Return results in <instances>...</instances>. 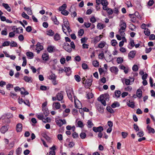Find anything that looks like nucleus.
<instances>
[{
	"instance_id": "nucleus-40",
	"label": "nucleus",
	"mask_w": 155,
	"mask_h": 155,
	"mask_svg": "<svg viewBox=\"0 0 155 155\" xmlns=\"http://www.w3.org/2000/svg\"><path fill=\"white\" fill-rule=\"evenodd\" d=\"M16 32L17 33L23 32V29L22 27H20L18 28H16Z\"/></svg>"
},
{
	"instance_id": "nucleus-10",
	"label": "nucleus",
	"mask_w": 155,
	"mask_h": 155,
	"mask_svg": "<svg viewBox=\"0 0 155 155\" xmlns=\"http://www.w3.org/2000/svg\"><path fill=\"white\" fill-rule=\"evenodd\" d=\"M96 106L97 109L99 112L101 113H103L104 112V108L102 106L98 104L96 105Z\"/></svg>"
},
{
	"instance_id": "nucleus-35",
	"label": "nucleus",
	"mask_w": 155,
	"mask_h": 155,
	"mask_svg": "<svg viewBox=\"0 0 155 155\" xmlns=\"http://www.w3.org/2000/svg\"><path fill=\"white\" fill-rule=\"evenodd\" d=\"M145 34L147 36H149L150 34V31L148 28H145L144 31Z\"/></svg>"
},
{
	"instance_id": "nucleus-41",
	"label": "nucleus",
	"mask_w": 155,
	"mask_h": 155,
	"mask_svg": "<svg viewBox=\"0 0 155 155\" xmlns=\"http://www.w3.org/2000/svg\"><path fill=\"white\" fill-rule=\"evenodd\" d=\"M21 89H23L24 91L25 92H23L22 91H21V94H24L25 95H28L29 94L28 92L26 91L25 90V88L24 87H22L21 88Z\"/></svg>"
},
{
	"instance_id": "nucleus-11",
	"label": "nucleus",
	"mask_w": 155,
	"mask_h": 155,
	"mask_svg": "<svg viewBox=\"0 0 155 155\" xmlns=\"http://www.w3.org/2000/svg\"><path fill=\"white\" fill-rule=\"evenodd\" d=\"M110 71L113 73H115L116 74L117 73L118 69L117 67L113 66L110 68Z\"/></svg>"
},
{
	"instance_id": "nucleus-3",
	"label": "nucleus",
	"mask_w": 155,
	"mask_h": 155,
	"mask_svg": "<svg viewBox=\"0 0 155 155\" xmlns=\"http://www.w3.org/2000/svg\"><path fill=\"white\" fill-rule=\"evenodd\" d=\"M51 150L49 153H47L46 155H55V150L56 149L55 145H53L52 147L49 148Z\"/></svg>"
},
{
	"instance_id": "nucleus-2",
	"label": "nucleus",
	"mask_w": 155,
	"mask_h": 155,
	"mask_svg": "<svg viewBox=\"0 0 155 155\" xmlns=\"http://www.w3.org/2000/svg\"><path fill=\"white\" fill-rule=\"evenodd\" d=\"M63 47L66 51L68 52H70L72 50V49L70 45L67 42H65L64 43Z\"/></svg>"
},
{
	"instance_id": "nucleus-37",
	"label": "nucleus",
	"mask_w": 155,
	"mask_h": 155,
	"mask_svg": "<svg viewBox=\"0 0 155 155\" xmlns=\"http://www.w3.org/2000/svg\"><path fill=\"white\" fill-rule=\"evenodd\" d=\"M56 76L54 74H52L49 76V78L53 80V81L55 80L56 78Z\"/></svg>"
},
{
	"instance_id": "nucleus-25",
	"label": "nucleus",
	"mask_w": 155,
	"mask_h": 155,
	"mask_svg": "<svg viewBox=\"0 0 155 155\" xmlns=\"http://www.w3.org/2000/svg\"><path fill=\"white\" fill-rule=\"evenodd\" d=\"M42 110L45 116H47L49 114V112L47 108H43Z\"/></svg>"
},
{
	"instance_id": "nucleus-17",
	"label": "nucleus",
	"mask_w": 155,
	"mask_h": 155,
	"mask_svg": "<svg viewBox=\"0 0 155 155\" xmlns=\"http://www.w3.org/2000/svg\"><path fill=\"white\" fill-rule=\"evenodd\" d=\"M24 80L26 82L30 83L32 82L31 78L28 77L27 76H25L23 78Z\"/></svg>"
},
{
	"instance_id": "nucleus-33",
	"label": "nucleus",
	"mask_w": 155,
	"mask_h": 155,
	"mask_svg": "<svg viewBox=\"0 0 155 155\" xmlns=\"http://www.w3.org/2000/svg\"><path fill=\"white\" fill-rule=\"evenodd\" d=\"M26 54L27 56L30 57V58H32L34 56V54L32 52H28L26 53Z\"/></svg>"
},
{
	"instance_id": "nucleus-62",
	"label": "nucleus",
	"mask_w": 155,
	"mask_h": 155,
	"mask_svg": "<svg viewBox=\"0 0 155 155\" xmlns=\"http://www.w3.org/2000/svg\"><path fill=\"white\" fill-rule=\"evenodd\" d=\"M102 5H108V3L107 0H102L101 2V4Z\"/></svg>"
},
{
	"instance_id": "nucleus-13",
	"label": "nucleus",
	"mask_w": 155,
	"mask_h": 155,
	"mask_svg": "<svg viewBox=\"0 0 155 155\" xmlns=\"http://www.w3.org/2000/svg\"><path fill=\"white\" fill-rule=\"evenodd\" d=\"M127 105L132 108H134L135 107L134 103L133 101H131L130 100L127 102Z\"/></svg>"
},
{
	"instance_id": "nucleus-5",
	"label": "nucleus",
	"mask_w": 155,
	"mask_h": 155,
	"mask_svg": "<svg viewBox=\"0 0 155 155\" xmlns=\"http://www.w3.org/2000/svg\"><path fill=\"white\" fill-rule=\"evenodd\" d=\"M64 92L62 91H60L56 95L57 99L58 101H61L63 98V93Z\"/></svg>"
},
{
	"instance_id": "nucleus-45",
	"label": "nucleus",
	"mask_w": 155,
	"mask_h": 155,
	"mask_svg": "<svg viewBox=\"0 0 155 155\" xmlns=\"http://www.w3.org/2000/svg\"><path fill=\"white\" fill-rule=\"evenodd\" d=\"M22 59L23 60V62L22 65V66L24 67L26 65L27 60L26 59V58L25 57H22Z\"/></svg>"
},
{
	"instance_id": "nucleus-43",
	"label": "nucleus",
	"mask_w": 155,
	"mask_h": 155,
	"mask_svg": "<svg viewBox=\"0 0 155 155\" xmlns=\"http://www.w3.org/2000/svg\"><path fill=\"white\" fill-rule=\"evenodd\" d=\"M84 33V31L83 29H80L78 32V36H82Z\"/></svg>"
},
{
	"instance_id": "nucleus-57",
	"label": "nucleus",
	"mask_w": 155,
	"mask_h": 155,
	"mask_svg": "<svg viewBox=\"0 0 155 155\" xmlns=\"http://www.w3.org/2000/svg\"><path fill=\"white\" fill-rule=\"evenodd\" d=\"M61 13V14L64 15H67L69 13L68 12L65 10L62 11Z\"/></svg>"
},
{
	"instance_id": "nucleus-34",
	"label": "nucleus",
	"mask_w": 155,
	"mask_h": 155,
	"mask_svg": "<svg viewBox=\"0 0 155 155\" xmlns=\"http://www.w3.org/2000/svg\"><path fill=\"white\" fill-rule=\"evenodd\" d=\"M67 7V5L66 4H63L62 6H60L59 8V10L60 11H62L65 10Z\"/></svg>"
},
{
	"instance_id": "nucleus-29",
	"label": "nucleus",
	"mask_w": 155,
	"mask_h": 155,
	"mask_svg": "<svg viewBox=\"0 0 155 155\" xmlns=\"http://www.w3.org/2000/svg\"><path fill=\"white\" fill-rule=\"evenodd\" d=\"M92 82V80L91 79H87L86 81L85 84H87V86L90 87L91 86Z\"/></svg>"
},
{
	"instance_id": "nucleus-9",
	"label": "nucleus",
	"mask_w": 155,
	"mask_h": 155,
	"mask_svg": "<svg viewBox=\"0 0 155 155\" xmlns=\"http://www.w3.org/2000/svg\"><path fill=\"white\" fill-rule=\"evenodd\" d=\"M136 51L135 50H133L130 52L128 54L129 58H134L136 54Z\"/></svg>"
},
{
	"instance_id": "nucleus-46",
	"label": "nucleus",
	"mask_w": 155,
	"mask_h": 155,
	"mask_svg": "<svg viewBox=\"0 0 155 155\" xmlns=\"http://www.w3.org/2000/svg\"><path fill=\"white\" fill-rule=\"evenodd\" d=\"M74 78L76 81H77L78 82H80L81 81V78L78 75H75L74 76Z\"/></svg>"
},
{
	"instance_id": "nucleus-1",
	"label": "nucleus",
	"mask_w": 155,
	"mask_h": 155,
	"mask_svg": "<svg viewBox=\"0 0 155 155\" xmlns=\"http://www.w3.org/2000/svg\"><path fill=\"white\" fill-rule=\"evenodd\" d=\"M66 92L68 98L70 100H72V94H73V91L72 88L66 89Z\"/></svg>"
},
{
	"instance_id": "nucleus-22",
	"label": "nucleus",
	"mask_w": 155,
	"mask_h": 155,
	"mask_svg": "<svg viewBox=\"0 0 155 155\" xmlns=\"http://www.w3.org/2000/svg\"><path fill=\"white\" fill-rule=\"evenodd\" d=\"M2 6L6 9L8 11L10 12L11 11V8L7 4L3 3L2 4Z\"/></svg>"
},
{
	"instance_id": "nucleus-58",
	"label": "nucleus",
	"mask_w": 155,
	"mask_h": 155,
	"mask_svg": "<svg viewBox=\"0 0 155 155\" xmlns=\"http://www.w3.org/2000/svg\"><path fill=\"white\" fill-rule=\"evenodd\" d=\"M77 124L78 125V127H79L81 128L83 127L84 126L83 122L80 120H79L78 121Z\"/></svg>"
},
{
	"instance_id": "nucleus-6",
	"label": "nucleus",
	"mask_w": 155,
	"mask_h": 155,
	"mask_svg": "<svg viewBox=\"0 0 155 155\" xmlns=\"http://www.w3.org/2000/svg\"><path fill=\"white\" fill-rule=\"evenodd\" d=\"M57 124L60 127L63 124H65L66 123V121L65 119L62 120L59 119L56 121Z\"/></svg>"
},
{
	"instance_id": "nucleus-19",
	"label": "nucleus",
	"mask_w": 155,
	"mask_h": 155,
	"mask_svg": "<svg viewBox=\"0 0 155 155\" xmlns=\"http://www.w3.org/2000/svg\"><path fill=\"white\" fill-rule=\"evenodd\" d=\"M100 96H101L102 98L104 99L106 101H108L109 100V95L107 94H102Z\"/></svg>"
},
{
	"instance_id": "nucleus-21",
	"label": "nucleus",
	"mask_w": 155,
	"mask_h": 155,
	"mask_svg": "<svg viewBox=\"0 0 155 155\" xmlns=\"http://www.w3.org/2000/svg\"><path fill=\"white\" fill-rule=\"evenodd\" d=\"M53 107H54L56 109H58L60 108L61 105L60 103L56 102L53 103Z\"/></svg>"
},
{
	"instance_id": "nucleus-64",
	"label": "nucleus",
	"mask_w": 155,
	"mask_h": 155,
	"mask_svg": "<svg viewBox=\"0 0 155 155\" xmlns=\"http://www.w3.org/2000/svg\"><path fill=\"white\" fill-rule=\"evenodd\" d=\"M144 135V133L143 131L139 132L137 134V135L140 137H143Z\"/></svg>"
},
{
	"instance_id": "nucleus-20",
	"label": "nucleus",
	"mask_w": 155,
	"mask_h": 155,
	"mask_svg": "<svg viewBox=\"0 0 155 155\" xmlns=\"http://www.w3.org/2000/svg\"><path fill=\"white\" fill-rule=\"evenodd\" d=\"M106 45V43L105 42L102 41L98 44L97 48H102L104 47Z\"/></svg>"
},
{
	"instance_id": "nucleus-53",
	"label": "nucleus",
	"mask_w": 155,
	"mask_h": 155,
	"mask_svg": "<svg viewBox=\"0 0 155 155\" xmlns=\"http://www.w3.org/2000/svg\"><path fill=\"white\" fill-rule=\"evenodd\" d=\"M111 43L112 46H115L117 44V42L115 40L113 39L111 41Z\"/></svg>"
},
{
	"instance_id": "nucleus-4",
	"label": "nucleus",
	"mask_w": 155,
	"mask_h": 155,
	"mask_svg": "<svg viewBox=\"0 0 155 155\" xmlns=\"http://www.w3.org/2000/svg\"><path fill=\"white\" fill-rule=\"evenodd\" d=\"M74 104H75V107H76L80 109V110H79V111L81 114L82 116H84V113L83 112V111L82 109L81 108V103L79 102V104H78V105H77L75 101H74Z\"/></svg>"
},
{
	"instance_id": "nucleus-7",
	"label": "nucleus",
	"mask_w": 155,
	"mask_h": 155,
	"mask_svg": "<svg viewBox=\"0 0 155 155\" xmlns=\"http://www.w3.org/2000/svg\"><path fill=\"white\" fill-rule=\"evenodd\" d=\"M93 130L95 132H101L103 130V128L102 126H99L97 127H94L93 128Z\"/></svg>"
},
{
	"instance_id": "nucleus-12",
	"label": "nucleus",
	"mask_w": 155,
	"mask_h": 155,
	"mask_svg": "<svg viewBox=\"0 0 155 155\" xmlns=\"http://www.w3.org/2000/svg\"><path fill=\"white\" fill-rule=\"evenodd\" d=\"M22 124L21 123L17 124L16 126V129L17 132H19L21 131L22 130Z\"/></svg>"
},
{
	"instance_id": "nucleus-59",
	"label": "nucleus",
	"mask_w": 155,
	"mask_h": 155,
	"mask_svg": "<svg viewBox=\"0 0 155 155\" xmlns=\"http://www.w3.org/2000/svg\"><path fill=\"white\" fill-rule=\"evenodd\" d=\"M125 31V30H122L120 29H119V32L121 36H124L125 34L124 33Z\"/></svg>"
},
{
	"instance_id": "nucleus-15",
	"label": "nucleus",
	"mask_w": 155,
	"mask_h": 155,
	"mask_svg": "<svg viewBox=\"0 0 155 155\" xmlns=\"http://www.w3.org/2000/svg\"><path fill=\"white\" fill-rule=\"evenodd\" d=\"M97 100L98 101H101L102 104L104 106H106V101L105 100H104V99L102 98L101 96H100L99 97H98Z\"/></svg>"
},
{
	"instance_id": "nucleus-36",
	"label": "nucleus",
	"mask_w": 155,
	"mask_h": 155,
	"mask_svg": "<svg viewBox=\"0 0 155 155\" xmlns=\"http://www.w3.org/2000/svg\"><path fill=\"white\" fill-rule=\"evenodd\" d=\"M47 34L48 35L52 36L54 35V33L53 31L50 29L47 31Z\"/></svg>"
},
{
	"instance_id": "nucleus-24",
	"label": "nucleus",
	"mask_w": 155,
	"mask_h": 155,
	"mask_svg": "<svg viewBox=\"0 0 155 155\" xmlns=\"http://www.w3.org/2000/svg\"><path fill=\"white\" fill-rule=\"evenodd\" d=\"M147 129L148 130V133H152L154 134L155 133V130L154 129L151 128L149 125H147Z\"/></svg>"
},
{
	"instance_id": "nucleus-16",
	"label": "nucleus",
	"mask_w": 155,
	"mask_h": 155,
	"mask_svg": "<svg viewBox=\"0 0 155 155\" xmlns=\"http://www.w3.org/2000/svg\"><path fill=\"white\" fill-rule=\"evenodd\" d=\"M49 56L48 53H44L42 56V58L43 60L47 61L48 60Z\"/></svg>"
},
{
	"instance_id": "nucleus-56",
	"label": "nucleus",
	"mask_w": 155,
	"mask_h": 155,
	"mask_svg": "<svg viewBox=\"0 0 155 155\" xmlns=\"http://www.w3.org/2000/svg\"><path fill=\"white\" fill-rule=\"evenodd\" d=\"M10 95L13 98L15 99L17 98V94L16 93H13L12 92H11Z\"/></svg>"
},
{
	"instance_id": "nucleus-44",
	"label": "nucleus",
	"mask_w": 155,
	"mask_h": 155,
	"mask_svg": "<svg viewBox=\"0 0 155 155\" xmlns=\"http://www.w3.org/2000/svg\"><path fill=\"white\" fill-rule=\"evenodd\" d=\"M22 16L27 19H29V16L25 12H23L21 14Z\"/></svg>"
},
{
	"instance_id": "nucleus-48",
	"label": "nucleus",
	"mask_w": 155,
	"mask_h": 155,
	"mask_svg": "<svg viewBox=\"0 0 155 155\" xmlns=\"http://www.w3.org/2000/svg\"><path fill=\"white\" fill-rule=\"evenodd\" d=\"M87 123L88 124V127L89 128H91L92 126L94 125V124L90 120L88 121Z\"/></svg>"
},
{
	"instance_id": "nucleus-49",
	"label": "nucleus",
	"mask_w": 155,
	"mask_h": 155,
	"mask_svg": "<svg viewBox=\"0 0 155 155\" xmlns=\"http://www.w3.org/2000/svg\"><path fill=\"white\" fill-rule=\"evenodd\" d=\"M80 137L82 139H84L86 137V134L84 132H82L80 134Z\"/></svg>"
},
{
	"instance_id": "nucleus-55",
	"label": "nucleus",
	"mask_w": 155,
	"mask_h": 155,
	"mask_svg": "<svg viewBox=\"0 0 155 155\" xmlns=\"http://www.w3.org/2000/svg\"><path fill=\"white\" fill-rule=\"evenodd\" d=\"M1 34L3 35H6L7 34V32L6 29H5L4 30H3L1 31Z\"/></svg>"
},
{
	"instance_id": "nucleus-23",
	"label": "nucleus",
	"mask_w": 155,
	"mask_h": 155,
	"mask_svg": "<svg viewBox=\"0 0 155 155\" xmlns=\"http://www.w3.org/2000/svg\"><path fill=\"white\" fill-rule=\"evenodd\" d=\"M54 40L56 41H58L61 39V36L59 34L56 33L54 37Z\"/></svg>"
},
{
	"instance_id": "nucleus-27",
	"label": "nucleus",
	"mask_w": 155,
	"mask_h": 155,
	"mask_svg": "<svg viewBox=\"0 0 155 155\" xmlns=\"http://www.w3.org/2000/svg\"><path fill=\"white\" fill-rule=\"evenodd\" d=\"M24 9L27 11L28 15H31L32 14V11L29 8H27L25 7H24Z\"/></svg>"
},
{
	"instance_id": "nucleus-39",
	"label": "nucleus",
	"mask_w": 155,
	"mask_h": 155,
	"mask_svg": "<svg viewBox=\"0 0 155 155\" xmlns=\"http://www.w3.org/2000/svg\"><path fill=\"white\" fill-rule=\"evenodd\" d=\"M106 109L110 113H114V110L110 106H107L106 107Z\"/></svg>"
},
{
	"instance_id": "nucleus-61",
	"label": "nucleus",
	"mask_w": 155,
	"mask_h": 155,
	"mask_svg": "<svg viewBox=\"0 0 155 155\" xmlns=\"http://www.w3.org/2000/svg\"><path fill=\"white\" fill-rule=\"evenodd\" d=\"M106 11L109 15H112L113 13V10L111 8H108Z\"/></svg>"
},
{
	"instance_id": "nucleus-63",
	"label": "nucleus",
	"mask_w": 155,
	"mask_h": 155,
	"mask_svg": "<svg viewBox=\"0 0 155 155\" xmlns=\"http://www.w3.org/2000/svg\"><path fill=\"white\" fill-rule=\"evenodd\" d=\"M121 135L123 138H125L127 136V135H128V133L127 132H122L121 133Z\"/></svg>"
},
{
	"instance_id": "nucleus-32",
	"label": "nucleus",
	"mask_w": 155,
	"mask_h": 155,
	"mask_svg": "<svg viewBox=\"0 0 155 155\" xmlns=\"http://www.w3.org/2000/svg\"><path fill=\"white\" fill-rule=\"evenodd\" d=\"M22 151V149L20 147H19L16 150V155H20Z\"/></svg>"
},
{
	"instance_id": "nucleus-28",
	"label": "nucleus",
	"mask_w": 155,
	"mask_h": 155,
	"mask_svg": "<svg viewBox=\"0 0 155 155\" xmlns=\"http://www.w3.org/2000/svg\"><path fill=\"white\" fill-rule=\"evenodd\" d=\"M142 95V91L141 89H138L137 91V96L139 97L140 98Z\"/></svg>"
},
{
	"instance_id": "nucleus-26",
	"label": "nucleus",
	"mask_w": 155,
	"mask_h": 155,
	"mask_svg": "<svg viewBox=\"0 0 155 155\" xmlns=\"http://www.w3.org/2000/svg\"><path fill=\"white\" fill-rule=\"evenodd\" d=\"M120 106L119 103L117 101H115L111 105L113 108H115L117 107H119Z\"/></svg>"
},
{
	"instance_id": "nucleus-47",
	"label": "nucleus",
	"mask_w": 155,
	"mask_h": 155,
	"mask_svg": "<svg viewBox=\"0 0 155 155\" xmlns=\"http://www.w3.org/2000/svg\"><path fill=\"white\" fill-rule=\"evenodd\" d=\"M100 40V38L98 37V36H97L94 39V42L95 43H96L99 41Z\"/></svg>"
},
{
	"instance_id": "nucleus-38",
	"label": "nucleus",
	"mask_w": 155,
	"mask_h": 155,
	"mask_svg": "<svg viewBox=\"0 0 155 155\" xmlns=\"http://www.w3.org/2000/svg\"><path fill=\"white\" fill-rule=\"evenodd\" d=\"M123 61V59L121 57H118L117 58V62L118 64L122 63Z\"/></svg>"
},
{
	"instance_id": "nucleus-42",
	"label": "nucleus",
	"mask_w": 155,
	"mask_h": 155,
	"mask_svg": "<svg viewBox=\"0 0 155 155\" xmlns=\"http://www.w3.org/2000/svg\"><path fill=\"white\" fill-rule=\"evenodd\" d=\"M92 64L95 67H97L99 66V62L97 60L94 61L92 62Z\"/></svg>"
},
{
	"instance_id": "nucleus-54",
	"label": "nucleus",
	"mask_w": 155,
	"mask_h": 155,
	"mask_svg": "<svg viewBox=\"0 0 155 155\" xmlns=\"http://www.w3.org/2000/svg\"><path fill=\"white\" fill-rule=\"evenodd\" d=\"M64 25L65 28L69 26V23L68 20H66L64 21Z\"/></svg>"
},
{
	"instance_id": "nucleus-30",
	"label": "nucleus",
	"mask_w": 155,
	"mask_h": 155,
	"mask_svg": "<svg viewBox=\"0 0 155 155\" xmlns=\"http://www.w3.org/2000/svg\"><path fill=\"white\" fill-rule=\"evenodd\" d=\"M115 95L117 98H119L120 96L121 92L120 90H116L114 92Z\"/></svg>"
},
{
	"instance_id": "nucleus-60",
	"label": "nucleus",
	"mask_w": 155,
	"mask_h": 155,
	"mask_svg": "<svg viewBox=\"0 0 155 155\" xmlns=\"http://www.w3.org/2000/svg\"><path fill=\"white\" fill-rule=\"evenodd\" d=\"M2 44L3 46H4V47L8 46L10 45V42L8 41H5L3 42Z\"/></svg>"
},
{
	"instance_id": "nucleus-31",
	"label": "nucleus",
	"mask_w": 155,
	"mask_h": 155,
	"mask_svg": "<svg viewBox=\"0 0 155 155\" xmlns=\"http://www.w3.org/2000/svg\"><path fill=\"white\" fill-rule=\"evenodd\" d=\"M105 27L104 25L101 23H98L97 25V28L99 29H103Z\"/></svg>"
},
{
	"instance_id": "nucleus-14",
	"label": "nucleus",
	"mask_w": 155,
	"mask_h": 155,
	"mask_svg": "<svg viewBox=\"0 0 155 155\" xmlns=\"http://www.w3.org/2000/svg\"><path fill=\"white\" fill-rule=\"evenodd\" d=\"M120 29L122 30H125L127 26L125 22H122L120 23Z\"/></svg>"
},
{
	"instance_id": "nucleus-18",
	"label": "nucleus",
	"mask_w": 155,
	"mask_h": 155,
	"mask_svg": "<svg viewBox=\"0 0 155 155\" xmlns=\"http://www.w3.org/2000/svg\"><path fill=\"white\" fill-rule=\"evenodd\" d=\"M7 126H4L1 129V132L2 134H5L8 130Z\"/></svg>"
},
{
	"instance_id": "nucleus-50",
	"label": "nucleus",
	"mask_w": 155,
	"mask_h": 155,
	"mask_svg": "<svg viewBox=\"0 0 155 155\" xmlns=\"http://www.w3.org/2000/svg\"><path fill=\"white\" fill-rule=\"evenodd\" d=\"M87 98L88 99H91L94 96V94L92 93H89L87 94Z\"/></svg>"
},
{
	"instance_id": "nucleus-51",
	"label": "nucleus",
	"mask_w": 155,
	"mask_h": 155,
	"mask_svg": "<svg viewBox=\"0 0 155 155\" xmlns=\"http://www.w3.org/2000/svg\"><path fill=\"white\" fill-rule=\"evenodd\" d=\"M138 69V67L137 65L134 64L132 67V70L134 71H137Z\"/></svg>"
},
{
	"instance_id": "nucleus-52",
	"label": "nucleus",
	"mask_w": 155,
	"mask_h": 155,
	"mask_svg": "<svg viewBox=\"0 0 155 155\" xmlns=\"http://www.w3.org/2000/svg\"><path fill=\"white\" fill-rule=\"evenodd\" d=\"M10 46L11 47H17V43L13 41H11L10 43Z\"/></svg>"
},
{
	"instance_id": "nucleus-8",
	"label": "nucleus",
	"mask_w": 155,
	"mask_h": 155,
	"mask_svg": "<svg viewBox=\"0 0 155 155\" xmlns=\"http://www.w3.org/2000/svg\"><path fill=\"white\" fill-rule=\"evenodd\" d=\"M55 47L54 46L50 45L47 48V51L49 53H52L56 51Z\"/></svg>"
}]
</instances>
